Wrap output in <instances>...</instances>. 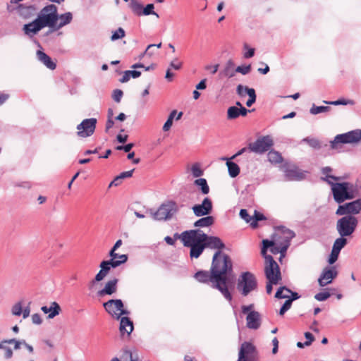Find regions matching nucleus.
<instances>
[{
    "instance_id": "48",
    "label": "nucleus",
    "mask_w": 361,
    "mask_h": 361,
    "mask_svg": "<svg viewBox=\"0 0 361 361\" xmlns=\"http://www.w3.org/2000/svg\"><path fill=\"white\" fill-rule=\"evenodd\" d=\"M292 300L287 299L279 310V314L283 315L292 305Z\"/></svg>"
},
{
    "instance_id": "19",
    "label": "nucleus",
    "mask_w": 361,
    "mask_h": 361,
    "mask_svg": "<svg viewBox=\"0 0 361 361\" xmlns=\"http://www.w3.org/2000/svg\"><path fill=\"white\" fill-rule=\"evenodd\" d=\"M44 27L39 23V21L37 20V18H35L33 21L31 23H29L27 24H25L23 27V30L27 36L30 37H32L35 35H37L41 30H42Z\"/></svg>"
},
{
    "instance_id": "23",
    "label": "nucleus",
    "mask_w": 361,
    "mask_h": 361,
    "mask_svg": "<svg viewBox=\"0 0 361 361\" xmlns=\"http://www.w3.org/2000/svg\"><path fill=\"white\" fill-rule=\"evenodd\" d=\"M235 63L232 59H229L225 63L224 69L219 72V76L221 78H232L235 75Z\"/></svg>"
},
{
    "instance_id": "21",
    "label": "nucleus",
    "mask_w": 361,
    "mask_h": 361,
    "mask_svg": "<svg viewBox=\"0 0 361 361\" xmlns=\"http://www.w3.org/2000/svg\"><path fill=\"white\" fill-rule=\"evenodd\" d=\"M247 326L250 329H258L261 325L260 314L257 311H251L246 317Z\"/></svg>"
},
{
    "instance_id": "42",
    "label": "nucleus",
    "mask_w": 361,
    "mask_h": 361,
    "mask_svg": "<svg viewBox=\"0 0 361 361\" xmlns=\"http://www.w3.org/2000/svg\"><path fill=\"white\" fill-rule=\"evenodd\" d=\"M126 36V32L122 27H118L116 30L112 32L111 37V41H116L123 38Z\"/></svg>"
},
{
    "instance_id": "50",
    "label": "nucleus",
    "mask_w": 361,
    "mask_h": 361,
    "mask_svg": "<svg viewBox=\"0 0 361 361\" xmlns=\"http://www.w3.org/2000/svg\"><path fill=\"white\" fill-rule=\"evenodd\" d=\"M12 314L15 316H20L22 313V305L21 302H17L16 303L13 307L11 310Z\"/></svg>"
},
{
    "instance_id": "60",
    "label": "nucleus",
    "mask_w": 361,
    "mask_h": 361,
    "mask_svg": "<svg viewBox=\"0 0 361 361\" xmlns=\"http://www.w3.org/2000/svg\"><path fill=\"white\" fill-rule=\"evenodd\" d=\"M5 342H7V343H8V344L14 343V349H16V350L20 349V348L21 342L16 340L15 338L5 340Z\"/></svg>"
},
{
    "instance_id": "55",
    "label": "nucleus",
    "mask_w": 361,
    "mask_h": 361,
    "mask_svg": "<svg viewBox=\"0 0 361 361\" xmlns=\"http://www.w3.org/2000/svg\"><path fill=\"white\" fill-rule=\"evenodd\" d=\"M246 94L249 96V99L253 101H256V93L255 90L253 88L246 87L245 89Z\"/></svg>"
},
{
    "instance_id": "24",
    "label": "nucleus",
    "mask_w": 361,
    "mask_h": 361,
    "mask_svg": "<svg viewBox=\"0 0 361 361\" xmlns=\"http://www.w3.org/2000/svg\"><path fill=\"white\" fill-rule=\"evenodd\" d=\"M41 310L44 314H49L48 318L53 319L56 316L59 315L61 309L60 305L56 302H52L50 307L42 306Z\"/></svg>"
},
{
    "instance_id": "52",
    "label": "nucleus",
    "mask_w": 361,
    "mask_h": 361,
    "mask_svg": "<svg viewBox=\"0 0 361 361\" xmlns=\"http://www.w3.org/2000/svg\"><path fill=\"white\" fill-rule=\"evenodd\" d=\"M123 94V93L122 90L116 89L113 92L112 98L116 102L119 103L121 100Z\"/></svg>"
},
{
    "instance_id": "4",
    "label": "nucleus",
    "mask_w": 361,
    "mask_h": 361,
    "mask_svg": "<svg viewBox=\"0 0 361 361\" xmlns=\"http://www.w3.org/2000/svg\"><path fill=\"white\" fill-rule=\"evenodd\" d=\"M331 185L334 198L337 203H342L346 200H351L359 195V189L353 184L344 183H334L329 181Z\"/></svg>"
},
{
    "instance_id": "47",
    "label": "nucleus",
    "mask_w": 361,
    "mask_h": 361,
    "mask_svg": "<svg viewBox=\"0 0 361 361\" xmlns=\"http://www.w3.org/2000/svg\"><path fill=\"white\" fill-rule=\"evenodd\" d=\"M331 296L327 291L319 292L314 295V298L318 301H325Z\"/></svg>"
},
{
    "instance_id": "6",
    "label": "nucleus",
    "mask_w": 361,
    "mask_h": 361,
    "mask_svg": "<svg viewBox=\"0 0 361 361\" xmlns=\"http://www.w3.org/2000/svg\"><path fill=\"white\" fill-rule=\"evenodd\" d=\"M358 224L357 219L353 215H345L338 220L336 230L340 236L351 235L355 231Z\"/></svg>"
},
{
    "instance_id": "34",
    "label": "nucleus",
    "mask_w": 361,
    "mask_h": 361,
    "mask_svg": "<svg viewBox=\"0 0 361 361\" xmlns=\"http://www.w3.org/2000/svg\"><path fill=\"white\" fill-rule=\"evenodd\" d=\"M301 142L307 143L313 149H319L322 147L319 140L314 137H307L303 138Z\"/></svg>"
},
{
    "instance_id": "32",
    "label": "nucleus",
    "mask_w": 361,
    "mask_h": 361,
    "mask_svg": "<svg viewBox=\"0 0 361 361\" xmlns=\"http://www.w3.org/2000/svg\"><path fill=\"white\" fill-rule=\"evenodd\" d=\"M268 160L272 164H280L283 161L281 154L274 150H271L268 153Z\"/></svg>"
},
{
    "instance_id": "53",
    "label": "nucleus",
    "mask_w": 361,
    "mask_h": 361,
    "mask_svg": "<svg viewBox=\"0 0 361 361\" xmlns=\"http://www.w3.org/2000/svg\"><path fill=\"white\" fill-rule=\"evenodd\" d=\"M182 62L179 61L178 58H175L170 63L169 68L175 70H179L182 67Z\"/></svg>"
},
{
    "instance_id": "35",
    "label": "nucleus",
    "mask_w": 361,
    "mask_h": 361,
    "mask_svg": "<svg viewBox=\"0 0 361 361\" xmlns=\"http://www.w3.org/2000/svg\"><path fill=\"white\" fill-rule=\"evenodd\" d=\"M290 293L291 290L286 286L280 287L275 294V298L281 299L287 298L289 299Z\"/></svg>"
},
{
    "instance_id": "14",
    "label": "nucleus",
    "mask_w": 361,
    "mask_h": 361,
    "mask_svg": "<svg viewBox=\"0 0 361 361\" xmlns=\"http://www.w3.org/2000/svg\"><path fill=\"white\" fill-rule=\"evenodd\" d=\"M361 211V198L351 202L339 205L336 214L337 215H352L359 214Z\"/></svg>"
},
{
    "instance_id": "25",
    "label": "nucleus",
    "mask_w": 361,
    "mask_h": 361,
    "mask_svg": "<svg viewBox=\"0 0 361 361\" xmlns=\"http://www.w3.org/2000/svg\"><path fill=\"white\" fill-rule=\"evenodd\" d=\"M119 330L122 335L126 334L127 336H130L133 331V324L129 317H123L121 318Z\"/></svg>"
},
{
    "instance_id": "13",
    "label": "nucleus",
    "mask_w": 361,
    "mask_h": 361,
    "mask_svg": "<svg viewBox=\"0 0 361 361\" xmlns=\"http://www.w3.org/2000/svg\"><path fill=\"white\" fill-rule=\"evenodd\" d=\"M97 120L94 118L84 119L77 126L78 135L80 137H90L94 133Z\"/></svg>"
},
{
    "instance_id": "2",
    "label": "nucleus",
    "mask_w": 361,
    "mask_h": 361,
    "mask_svg": "<svg viewBox=\"0 0 361 361\" xmlns=\"http://www.w3.org/2000/svg\"><path fill=\"white\" fill-rule=\"evenodd\" d=\"M175 236L180 238L185 247L190 248L191 259L200 257L206 247L217 251L225 247V244L219 237L208 235L200 229L185 231Z\"/></svg>"
},
{
    "instance_id": "36",
    "label": "nucleus",
    "mask_w": 361,
    "mask_h": 361,
    "mask_svg": "<svg viewBox=\"0 0 361 361\" xmlns=\"http://www.w3.org/2000/svg\"><path fill=\"white\" fill-rule=\"evenodd\" d=\"M132 11L137 16H142V5L137 0H132L129 4Z\"/></svg>"
},
{
    "instance_id": "46",
    "label": "nucleus",
    "mask_w": 361,
    "mask_h": 361,
    "mask_svg": "<svg viewBox=\"0 0 361 361\" xmlns=\"http://www.w3.org/2000/svg\"><path fill=\"white\" fill-rule=\"evenodd\" d=\"M240 216L241 217V219L245 220L247 223H250V224L251 225V222L252 221V216L249 215L247 209H240Z\"/></svg>"
},
{
    "instance_id": "64",
    "label": "nucleus",
    "mask_w": 361,
    "mask_h": 361,
    "mask_svg": "<svg viewBox=\"0 0 361 361\" xmlns=\"http://www.w3.org/2000/svg\"><path fill=\"white\" fill-rule=\"evenodd\" d=\"M134 169L128 171H124L121 173L118 176L121 178V179H124L126 178H130L132 176Z\"/></svg>"
},
{
    "instance_id": "3",
    "label": "nucleus",
    "mask_w": 361,
    "mask_h": 361,
    "mask_svg": "<svg viewBox=\"0 0 361 361\" xmlns=\"http://www.w3.org/2000/svg\"><path fill=\"white\" fill-rule=\"evenodd\" d=\"M262 245L261 253L265 259L264 273L268 280L266 291L267 294H271L273 288L272 286L276 285L280 282L281 274L277 262L272 256L267 255V248L271 246L273 243L266 239L262 240Z\"/></svg>"
},
{
    "instance_id": "8",
    "label": "nucleus",
    "mask_w": 361,
    "mask_h": 361,
    "mask_svg": "<svg viewBox=\"0 0 361 361\" xmlns=\"http://www.w3.org/2000/svg\"><path fill=\"white\" fill-rule=\"evenodd\" d=\"M176 212V204L174 202H168L162 204L159 209L154 212L150 209L147 211L153 219L157 221H165L169 219Z\"/></svg>"
},
{
    "instance_id": "63",
    "label": "nucleus",
    "mask_w": 361,
    "mask_h": 361,
    "mask_svg": "<svg viewBox=\"0 0 361 361\" xmlns=\"http://www.w3.org/2000/svg\"><path fill=\"white\" fill-rule=\"evenodd\" d=\"M122 183V179L119 177V176H117L110 183L109 185V188H111L112 186H118Z\"/></svg>"
},
{
    "instance_id": "54",
    "label": "nucleus",
    "mask_w": 361,
    "mask_h": 361,
    "mask_svg": "<svg viewBox=\"0 0 361 361\" xmlns=\"http://www.w3.org/2000/svg\"><path fill=\"white\" fill-rule=\"evenodd\" d=\"M339 253L340 252H338L337 251L331 250V252L329 255V260H328V262L330 264H333L334 262H336V261L338 259Z\"/></svg>"
},
{
    "instance_id": "37",
    "label": "nucleus",
    "mask_w": 361,
    "mask_h": 361,
    "mask_svg": "<svg viewBox=\"0 0 361 361\" xmlns=\"http://www.w3.org/2000/svg\"><path fill=\"white\" fill-rule=\"evenodd\" d=\"M266 219L264 215L257 210L254 211V214L252 215V221L251 222V227L253 228H257V222L259 221H262Z\"/></svg>"
},
{
    "instance_id": "7",
    "label": "nucleus",
    "mask_w": 361,
    "mask_h": 361,
    "mask_svg": "<svg viewBox=\"0 0 361 361\" xmlns=\"http://www.w3.org/2000/svg\"><path fill=\"white\" fill-rule=\"evenodd\" d=\"M358 142H361V129L337 135L330 142V146L331 149H338L340 144H354Z\"/></svg>"
},
{
    "instance_id": "41",
    "label": "nucleus",
    "mask_w": 361,
    "mask_h": 361,
    "mask_svg": "<svg viewBox=\"0 0 361 361\" xmlns=\"http://www.w3.org/2000/svg\"><path fill=\"white\" fill-rule=\"evenodd\" d=\"M154 6L153 4H147L144 8H142V15L144 16H149V15H154L156 16L157 18H159V16L157 13L154 11Z\"/></svg>"
},
{
    "instance_id": "28",
    "label": "nucleus",
    "mask_w": 361,
    "mask_h": 361,
    "mask_svg": "<svg viewBox=\"0 0 361 361\" xmlns=\"http://www.w3.org/2000/svg\"><path fill=\"white\" fill-rule=\"evenodd\" d=\"M214 223V218L212 216H207L196 221L194 223V226L200 228L209 227L213 225Z\"/></svg>"
},
{
    "instance_id": "57",
    "label": "nucleus",
    "mask_w": 361,
    "mask_h": 361,
    "mask_svg": "<svg viewBox=\"0 0 361 361\" xmlns=\"http://www.w3.org/2000/svg\"><path fill=\"white\" fill-rule=\"evenodd\" d=\"M305 337L307 341L304 342V344H305L306 346L310 345L314 339L313 335L310 332H305Z\"/></svg>"
},
{
    "instance_id": "62",
    "label": "nucleus",
    "mask_w": 361,
    "mask_h": 361,
    "mask_svg": "<svg viewBox=\"0 0 361 361\" xmlns=\"http://www.w3.org/2000/svg\"><path fill=\"white\" fill-rule=\"evenodd\" d=\"M32 321L35 324H40L42 322L40 315L37 313L32 314Z\"/></svg>"
},
{
    "instance_id": "11",
    "label": "nucleus",
    "mask_w": 361,
    "mask_h": 361,
    "mask_svg": "<svg viewBox=\"0 0 361 361\" xmlns=\"http://www.w3.org/2000/svg\"><path fill=\"white\" fill-rule=\"evenodd\" d=\"M257 351L250 342H243L240 348L238 361H257Z\"/></svg>"
},
{
    "instance_id": "51",
    "label": "nucleus",
    "mask_w": 361,
    "mask_h": 361,
    "mask_svg": "<svg viewBox=\"0 0 361 361\" xmlns=\"http://www.w3.org/2000/svg\"><path fill=\"white\" fill-rule=\"evenodd\" d=\"M250 71H251L250 65L244 66H238L235 68V72L240 73L243 75L248 74L250 72Z\"/></svg>"
},
{
    "instance_id": "59",
    "label": "nucleus",
    "mask_w": 361,
    "mask_h": 361,
    "mask_svg": "<svg viewBox=\"0 0 361 361\" xmlns=\"http://www.w3.org/2000/svg\"><path fill=\"white\" fill-rule=\"evenodd\" d=\"M247 87V86H243V85H238L236 88L237 94L240 97H244L246 94L245 89Z\"/></svg>"
},
{
    "instance_id": "20",
    "label": "nucleus",
    "mask_w": 361,
    "mask_h": 361,
    "mask_svg": "<svg viewBox=\"0 0 361 361\" xmlns=\"http://www.w3.org/2000/svg\"><path fill=\"white\" fill-rule=\"evenodd\" d=\"M285 176L288 180H301L305 178V173L296 166H291L285 170Z\"/></svg>"
},
{
    "instance_id": "29",
    "label": "nucleus",
    "mask_w": 361,
    "mask_h": 361,
    "mask_svg": "<svg viewBox=\"0 0 361 361\" xmlns=\"http://www.w3.org/2000/svg\"><path fill=\"white\" fill-rule=\"evenodd\" d=\"M194 185L199 187L202 195H207L209 192V187L205 178H198L194 181Z\"/></svg>"
},
{
    "instance_id": "40",
    "label": "nucleus",
    "mask_w": 361,
    "mask_h": 361,
    "mask_svg": "<svg viewBox=\"0 0 361 361\" xmlns=\"http://www.w3.org/2000/svg\"><path fill=\"white\" fill-rule=\"evenodd\" d=\"M239 110L237 106H231L227 110V118L229 120L235 119L239 116Z\"/></svg>"
},
{
    "instance_id": "31",
    "label": "nucleus",
    "mask_w": 361,
    "mask_h": 361,
    "mask_svg": "<svg viewBox=\"0 0 361 361\" xmlns=\"http://www.w3.org/2000/svg\"><path fill=\"white\" fill-rule=\"evenodd\" d=\"M226 165L231 177L235 178L240 173V167L237 164L231 161H227Z\"/></svg>"
},
{
    "instance_id": "61",
    "label": "nucleus",
    "mask_w": 361,
    "mask_h": 361,
    "mask_svg": "<svg viewBox=\"0 0 361 361\" xmlns=\"http://www.w3.org/2000/svg\"><path fill=\"white\" fill-rule=\"evenodd\" d=\"M107 275L105 274L102 271H101V269L99 270V271L96 274L95 277H94V281L96 282H99L101 281H102Z\"/></svg>"
},
{
    "instance_id": "45",
    "label": "nucleus",
    "mask_w": 361,
    "mask_h": 361,
    "mask_svg": "<svg viewBox=\"0 0 361 361\" xmlns=\"http://www.w3.org/2000/svg\"><path fill=\"white\" fill-rule=\"evenodd\" d=\"M191 171L194 177H200L203 175V171L200 169L198 164H195L191 167Z\"/></svg>"
},
{
    "instance_id": "15",
    "label": "nucleus",
    "mask_w": 361,
    "mask_h": 361,
    "mask_svg": "<svg viewBox=\"0 0 361 361\" xmlns=\"http://www.w3.org/2000/svg\"><path fill=\"white\" fill-rule=\"evenodd\" d=\"M7 9L10 12L16 10L18 15L23 18H29L35 16L38 11V8L35 5H28L26 4H18L16 8L12 7V6H8Z\"/></svg>"
},
{
    "instance_id": "49",
    "label": "nucleus",
    "mask_w": 361,
    "mask_h": 361,
    "mask_svg": "<svg viewBox=\"0 0 361 361\" xmlns=\"http://www.w3.org/2000/svg\"><path fill=\"white\" fill-rule=\"evenodd\" d=\"M244 49L247 50L243 54L244 58L245 59H250L255 54V49L253 48H249L247 44H244L243 45Z\"/></svg>"
},
{
    "instance_id": "27",
    "label": "nucleus",
    "mask_w": 361,
    "mask_h": 361,
    "mask_svg": "<svg viewBox=\"0 0 361 361\" xmlns=\"http://www.w3.org/2000/svg\"><path fill=\"white\" fill-rule=\"evenodd\" d=\"M120 266L119 262H115L113 259L104 260L100 264L99 267L105 274H108L111 268H116Z\"/></svg>"
},
{
    "instance_id": "58",
    "label": "nucleus",
    "mask_w": 361,
    "mask_h": 361,
    "mask_svg": "<svg viewBox=\"0 0 361 361\" xmlns=\"http://www.w3.org/2000/svg\"><path fill=\"white\" fill-rule=\"evenodd\" d=\"M37 57L39 61H41L42 63L44 61L47 60L48 57H49L47 54H45L44 51L41 50H38L37 51Z\"/></svg>"
},
{
    "instance_id": "5",
    "label": "nucleus",
    "mask_w": 361,
    "mask_h": 361,
    "mask_svg": "<svg viewBox=\"0 0 361 361\" xmlns=\"http://www.w3.org/2000/svg\"><path fill=\"white\" fill-rule=\"evenodd\" d=\"M42 27H53L56 25L58 21L57 7L54 4L44 6L37 17Z\"/></svg>"
},
{
    "instance_id": "9",
    "label": "nucleus",
    "mask_w": 361,
    "mask_h": 361,
    "mask_svg": "<svg viewBox=\"0 0 361 361\" xmlns=\"http://www.w3.org/2000/svg\"><path fill=\"white\" fill-rule=\"evenodd\" d=\"M257 286V282L254 274L249 271L241 274L238 283V289L241 291L243 295H247L251 291L255 290Z\"/></svg>"
},
{
    "instance_id": "56",
    "label": "nucleus",
    "mask_w": 361,
    "mask_h": 361,
    "mask_svg": "<svg viewBox=\"0 0 361 361\" xmlns=\"http://www.w3.org/2000/svg\"><path fill=\"white\" fill-rule=\"evenodd\" d=\"M43 64L51 70H54L56 67V63L52 61L50 57H48L47 60L43 62Z\"/></svg>"
},
{
    "instance_id": "44",
    "label": "nucleus",
    "mask_w": 361,
    "mask_h": 361,
    "mask_svg": "<svg viewBox=\"0 0 361 361\" xmlns=\"http://www.w3.org/2000/svg\"><path fill=\"white\" fill-rule=\"evenodd\" d=\"M323 102L325 104H331V105H335V106L347 105V104H353V102L352 100H346L345 99H338V100L332 101V102L323 101Z\"/></svg>"
},
{
    "instance_id": "16",
    "label": "nucleus",
    "mask_w": 361,
    "mask_h": 361,
    "mask_svg": "<svg viewBox=\"0 0 361 361\" xmlns=\"http://www.w3.org/2000/svg\"><path fill=\"white\" fill-rule=\"evenodd\" d=\"M212 202L210 198L204 197L201 204H195L192 209L196 216H208L212 211Z\"/></svg>"
},
{
    "instance_id": "39",
    "label": "nucleus",
    "mask_w": 361,
    "mask_h": 361,
    "mask_svg": "<svg viewBox=\"0 0 361 361\" xmlns=\"http://www.w3.org/2000/svg\"><path fill=\"white\" fill-rule=\"evenodd\" d=\"M114 255H109L111 257L110 259H113L115 262H119L120 265L126 263L128 260V256L126 255H118L116 251H114Z\"/></svg>"
},
{
    "instance_id": "10",
    "label": "nucleus",
    "mask_w": 361,
    "mask_h": 361,
    "mask_svg": "<svg viewBox=\"0 0 361 361\" xmlns=\"http://www.w3.org/2000/svg\"><path fill=\"white\" fill-rule=\"evenodd\" d=\"M105 310L113 317L119 319L121 315H128L129 312L124 310V305L120 299H111L103 304Z\"/></svg>"
},
{
    "instance_id": "1",
    "label": "nucleus",
    "mask_w": 361,
    "mask_h": 361,
    "mask_svg": "<svg viewBox=\"0 0 361 361\" xmlns=\"http://www.w3.org/2000/svg\"><path fill=\"white\" fill-rule=\"evenodd\" d=\"M194 278L200 283L209 284L213 288L217 289L231 302L232 295L229 287L233 283V263L230 257L221 251H216L212 258L210 271H198Z\"/></svg>"
},
{
    "instance_id": "12",
    "label": "nucleus",
    "mask_w": 361,
    "mask_h": 361,
    "mask_svg": "<svg viewBox=\"0 0 361 361\" xmlns=\"http://www.w3.org/2000/svg\"><path fill=\"white\" fill-rule=\"evenodd\" d=\"M273 145L272 138L267 135L257 139L254 142L250 143L248 147L250 151L261 154L269 151Z\"/></svg>"
},
{
    "instance_id": "38",
    "label": "nucleus",
    "mask_w": 361,
    "mask_h": 361,
    "mask_svg": "<svg viewBox=\"0 0 361 361\" xmlns=\"http://www.w3.org/2000/svg\"><path fill=\"white\" fill-rule=\"evenodd\" d=\"M331 109L329 106H316L315 104H313L311 107L310 112L312 115H317L321 113L327 112Z\"/></svg>"
},
{
    "instance_id": "17",
    "label": "nucleus",
    "mask_w": 361,
    "mask_h": 361,
    "mask_svg": "<svg viewBox=\"0 0 361 361\" xmlns=\"http://www.w3.org/2000/svg\"><path fill=\"white\" fill-rule=\"evenodd\" d=\"M337 275L338 271L335 267H326L323 269L319 277L318 283L320 286L324 287L331 283Z\"/></svg>"
},
{
    "instance_id": "43",
    "label": "nucleus",
    "mask_w": 361,
    "mask_h": 361,
    "mask_svg": "<svg viewBox=\"0 0 361 361\" xmlns=\"http://www.w3.org/2000/svg\"><path fill=\"white\" fill-rule=\"evenodd\" d=\"M272 243H273V245L271 246H270L271 247V252L273 253V254H277V253H281V256H284L286 252H281V247L283 245V243L281 242V241H278L276 240V245L274 246L275 245V243L272 240H271ZM268 249V247L267 248V250Z\"/></svg>"
},
{
    "instance_id": "33",
    "label": "nucleus",
    "mask_w": 361,
    "mask_h": 361,
    "mask_svg": "<svg viewBox=\"0 0 361 361\" xmlns=\"http://www.w3.org/2000/svg\"><path fill=\"white\" fill-rule=\"evenodd\" d=\"M347 243L348 241L346 238L340 236L334 241L332 250L340 252L341 250L345 246Z\"/></svg>"
},
{
    "instance_id": "22",
    "label": "nucleus",
    "mask_w": 361,
    "mask_h": 361,
    "mask_svg": "<svg viewBox=\"0 0 361 361\" xmlns=\"http://www.w3.org/2000/svg\"><path fill=\"white\" fill-rule=\"evenodd\" d=\"M117 283L118 279H114L107 281L104 287V288L99 290L97 292V295L99 297H103L106 295H111L116 292L117 290Z\"/></svg>"
},
{
    "instance_id": "26",
    "label": "nucleus",
    "mask_w": 361,
    "mask_h": 361,
    "mask_svg": "<svg viewBox=\"0 0 361 361\" xmlns=\"http://www.w3.org/2000/svg\"><path fill=\"white\" fill-rule=\"evenodd\" d=\"M73 20V14L71 12H66L65 13L59 15L58 14V20L59 23L56 25L57 29H60L65 25L71 23Z\"/></svg>"
},
{
    "instance_id": "18",
    "label": "nucleus",
    "mask_w": 361,
    "mask_h": 361,
    "mask_svg": "<svg viewBox=\"0 0 361 361\" xmlns=\"http://www.w3.org/2000/svg\"><path fill=\"white\" fill-rule=\"evenodd\" d=\"M279 232H280L281 233V235H283L281 237L282 238V243H283V245L281 247V252H286L288 247L290 246V240L291 239H293L295 234V233L286 228L285 226H281L279 228Z\"/></svg>"
},
{
    "instance_id": "30",
    "label": "nucleus",
    "mask_w": 361,
    "mask_h": 361,
    "mask_svg": "<svg viewBox=\"0 0 361 361\" xmlns=\"http://www.w3.org/2000/svg\"><path fill=\"white\" fill-rule=\"evenodd\" d=\"M141 75V72L133 70V71H126L123 72V77L119 80V81L122 83L127 82L130 78H137L140 77Z\"/></svg>"
}]
</instances>
